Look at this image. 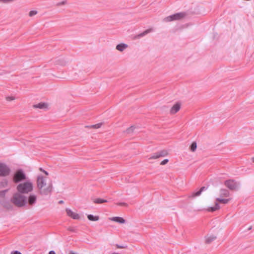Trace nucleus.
<instances>
[{
    "mask_svg": "<svg viewBox=\"0 0 254 254\" xmlns=\"http://www.w3.org/2000/svg\"><path fill=\"white\" fill-rule=\"evenodd\" d=\"M39 170L43 172L45 176L39 174L37 177V187L39 193L42 195H50L53 191L52 182L48 180L47 176L49 175L47 171L44 170L42 168Z\"/></svg>",
    "mask_w": 254,
    "mask_h": 254,
    "instance_id": "nucleus-1",
    "label": "nucleus"
},
{
    "mask_svg": "<svg viewBox=\"0 0 254 254\" xmlns=\"http://www.w3.org/2000/svg\"><path fill=\"white\" fill-rule=\"evenodd\" d=\"M11 201L16 206L22 207L26 204L27 198L20 193H16L13 195Z\"/></svg>",
    "mask_w": 254,
    "mask_h": 254,
    "instance_id": "nucleus-2",
    "label": "nucleus"
},
{
    "mask_svg": "<svg viewBox=\"0 0 254 254\" xmlns=\"http://www.w3.org/2000/svg\"><path fill=\"white\" fill-rule=\"evenodd\" d=\"M17 190L21 193H27L32 190V183L29 182L20 183L17 186Z\"/></svg>",
    "mask_w": 254,
    "mask_h": 254,
    "instance_id": "nucleus-3",
    "label": "nucleus"
},
{
    "mask_svg": "<svg viewBox=\"0 0 254 254\" xmlns=\"http://www.w3.org/2000/svg\"><path fill=\"white\" fill-rule=\"evenodd\" d=\"M186 15V13L185 12H178L166 17L164 18V20L166 22L180 20L184 18Z\"/></svg>",
    "mask_w": 254,
    "mask_h": 254,
    "instance_id": "nucleus-4",
    "label": "nucleus"
},
{
    "mask_svg": "<svg viewBox=\"0 0 254 254\" xmlns=\"http://www.w3.org/2000/svg\"><path fill=\"white\" fill-rule=\"evenodd\" d=\"M225 186L231 190H237L240 188V185L234 180H229L225 182Z\"/></svg>",
    "mask_w": 254,
    "mask_h": 254,
    "instance_id": "nucleus-5",
    "label": "nucleus"
},
{
    "mask_svg": "<svg viewBox=\"0 0 254 254\" xmlns=\"http://www.w3.org/2000/svg\"><path fill=\"white\" fill-rule=\"evenodd\" d=\"M10 169L8 167L3 163H0V176H5L9 174Z\"/></svg>",
    "mask_w": 254,
    "mask_h": 254,
    "instance_id": "nucleus-6",
    "label": "nucleus"
},
{
    "mask_svg": "<svg viewBox=\"0 0 254 254\" xmlns=\"http://www.w3.org/2000/svg\"><path fill=\"white\" fill-rule=\"evenodd\" d=\"M167 154L168 153L166 150H161L157 152L154 153L153 154H152L151 156L149 157V159H157L160 157H164L167 155Z\"/></svg>",
    "mask_w": 254,
    "mask_h": 254,
    "instance_id": "nucleus-7",
    "label": "nucleus"
},
{
    "mask_svg": "<svg viewBox=\"0 0 254 254\" xmlns=\"http://www.w3.org/2000/svg\"><path fill=\"white\" fill-rule=\"evenodd\" d=\"M25 175L21 170L18 171L15 174L14 177V181L16 183L22 180L25 179Z\"/></svg>",
    "mask_w": 254,
    "mask_h": 254,
    "instance_id": "nucleus-8",
    "label": "nucleus"
},
{
    "mask_svg": "<svg viewBox=\"0 0 254 254\" xmlns=\"http://www.w3.org/2000/svg\"><path fill=\"white\" fill-rule=\"evenodd\" d=\"M65 211L68 217L75 220H78L80 218L79 214L72 211L70 208H66Z\"/></svg>",
    "mask_w": 254,
    "mask_h": 254,
    "instance_id": "nucleus-9",
    "label": "nucleus"
},
{
    "mask_svg": "<svg viewBox=\"0 0 254 254\" xmlns=\"http://www.w3.org/2000/svg\"><path fill=\"white\" fill-rule=\"evenodd\" d=\"M33 108L34 109H46L48 108V104L45 103L40 102L38 104L33 105Z\"/></svg>",
    "mask_w": 254,
    "mask_h": 254,
    "instance_id": "nucleus-10",
    "label": "nucleus"
},
{
    "mask_svg": "<svg viewBox=\"0 0 254 254\" xmlns=\"http://www.w3.org/2000/svg\"><path fill=\"white\" fill-rule=\"evenodd\" d=\"M206 190H207V188H206L205 187H202L200 188V189L199 190L197 191L196 192H192L191 193V195L190 196V197H194L198 196L201 194V193H202V191Z\"/></svg>",
    "mask_w": 254,
    "mask_h": 254,
    "instance_id": "nucleus-11",
    "label": "nucleus"
},
{
    "mask_svg": "<svg viewBox=\"0 0 254 254\" xmlns=\"http://www.w3.org/2000/svg\"><path fill=\"white\" fill-rule=\"evenodd\" d=\"M181 105L179 103L175 104L170 109V113L174 114L178 112L180 109Z\"/></svg>",
    "mask_w": 254,
    "mask_h": 254,
    "instance_id": "nucleus-12",
    "label": "nucleus"
},
{
    "mask_svg": "<svg viewBox=\"0 0 254 254\" xmlns=\"http://www.w3.org/2000/svg\"><path fill=\"white\" fill-rule=\"evenodd\" d=\"M128 47V45L125 43H120L116 46V49L120 52H123Z\"/></svg>",
    "mask_w": 254,
    "mask_h": 254,
    "instance_id": "nucleus-13",
    "label": "nucleus"
},
{
    "mask_svg": "<svg viewBox=\"0 0 254 254\" xmlns=\"http://www.w3.org/2000/svg\"><path fill=\"white\" fill-rule=\"evenodd\" d=\"M110 219L113 221H115L120 224L125 223L126 221L123 218L121 217H113L110 218Z\"/></svg>",
    "mask_w": 254,
    "mask_h": 254,
    "instance_id": "nucleus-14",
    "label": "nucleus"
},
{
    "mask_svg": "<svg viewBox=\"0 0 254 254\" xmlns=\"http://www.w3.org/2000/svg\"><path fill=\"white\" fill-rule=\"evenodd\" d=\"M220 195L222 197H227L229 195V192L226 189H221L220 191Z\"/></svg>",
    "mask_w": 254,
    "mask_h": 254,
    "instance_id": "nucleus-15",
    "label": "nucleus"
},
{
    "mask_svg": "<svg viewBox=\"0 0 254 254\" xmlns=\"http://www.w3.org/2000/svg\"><path fill=\"white\" fill-rule=\"evenodd\" d=\"M219 208H220V206H219V203L217 202H216L214 206L209 207L207 209V210L208 211L214 212V211H216V210L219 209Z\"/></svg>",
    "mask_w": 254,
    "mask_h": 254,
    "instance_id": "nucleus-16",
    "label": "nucleus"
},
{
    "mask_svg": "<svg viewBox=\"0 0 254 254\" xmlns=\"http://www.w3.org/2000/svg\"><path fill=\"white\" fill-rule=\"evenodd\" d=\"M88 219L90 221H96L99 219V217L98 216H94L92 214H89L87 216Z\"/></svg>",
    "mask_w": 254,
    "mask_h": 254,
    "instance_id": "nucleus-17",
    "label": "nucleus"
},
{
    "mask_svg": "<svg viewBox=\"0 0 254 254\" xmlns=\"http://www.w3.org/2000/svg\"><path fill=\"white\" fill-rule=\"evenodd\" d=\"M216 238V237L214 235H210L206 237V242L207 243H210L212 241L215 240Z\"/></svg>",
    "mask_w": 254,
    "mask_h": 254,
    "instance_id": "nucleus-18",
    "label": "nucleus"
},
{
    "mask_svg": "<svg viewBox=\"0 0 254 254\" xmlns=\"http://www.w3.org/2000/svg\"><path fill=\"white\" fill-rule=\"evenodd\" d=\"M93 202L95 203L100 204V203H102L104 202H108V201L106 199L98 198L94 199Z\"/></svg>",
    "mask_w": 254,
    "mask_h": 254,
    "instance_id": "nucleus-19",
    "label": "nucleus"
},
{
    "mask_svg": "<svg viewBox=\"0 0 254 254\" xmlns=\"http://www.w3.org/2000/svg\"><path fill=\"white\" fill-rule=\"evenodd\" d=\"M150 31H151V29H147V30H145L144 32L139 34L137 35V37L138 38L142 37L144 36L145 35H146V34H147L148 33H149Z\"/></svg>",
    "mask_w": 254,
    "mask_h": 254,
    "instance_id": "nucleus-20",
    "label": "nucleus"
},
{
    "mask_svg": "<svg viewBox=\"0 0 254 254\" xmlns=\"http://www.w3.org/2000/svg\"><path fill=\"white\" fill-rule=\"evenodd\" d=\"M216 200L220 202L223 203L224 204H226L229 202V201L230 200V199H223V198H217Z\"/></svg>",
    "mask_w": 254,
    "mask_h": 254,
    "instance_id": "nucleus-21",
    "label": "nucleus"
},
{
    "mask_svg": "<svg viewBox=\"0 0 254 254\" xmlns=\"http://www.w3.org/2000/svg\"><path fill=\"white\" fill-rule=\"evenodd\" d=\"M197 145L195 142H193L190 145V150L191 151L194 152L196 149Z\"/></svg>",
    "mask_w": 254,
    "mask_h": 254,
    "instance_id": "nucleus-22",
    "label": "nucleus"
},
{
    "mask_svg": "<svg viewBox=\"0 0 254 254\" xmlns=\"http://www.w3.org/2000/svg\"><path fill=\"white\" fill-rule=\"evenodd\" d=\"M15 99V97L14 96H7L6 97V100L7 101H11L14 100Z\"/></svg>",
    "mask_w": 254,
    "mask_h": 254,
    "instance_id": "nucleus-23",
    "label": "nucleus"
},
{
    "mask_svg": "<svg viewBox=\"0 0 254 254\" xmlns=\"http://www.w3.org/2000/svg\"><path fill=\"white\" fill-rule=\"evenodd\" d=\"M102 125V123H98L96 125L92 126V127L95 128H98L101 127Z\"/></svg>",
    "mask_w": 254,
    "mask_h": 254,
    "instance_id": "nucleus-24",
    "label": "nucleus"
},
{
    "mask_svg": "<svg viewBox=\"0 0 254 254\" xmlns=\"http://www.w3.org/2000/svg\"><path fill=\"white\" fill-rule=\"evenodd\" d=\"M169 160L168 159H165L164 160H163L161 162V165H165L166 164V163H167L168 162Z\"/></svg>",
    "mask_w": 254,
    "mask_h": 254,
    "instance_id": "nucleus-25",
    "label": "nucleus"
},
{
    "mask_svg": "<svg viewBox=\"0 0 254 254\" xmlns=\"http://www.w3.org/2000/svg\"><path fill=\"white\" fill-rule=\"evenodd\" d=\"M133 127H130L128 128L126 130L127 132L128 133H130L131 131H133Z\"/></svg>",
    "mask_w": 254,
    "mask_h": 254,
    "instance_id": "nucleus-26",
    "label": "nucleus"
},
{
    "mask_svg": "<svg viewBox=\"0 0 254 254\" xmlns=\"http://www.w3.org/2000/svg\"><path fill=\"white\" fill-rule=\"evenodd\" d=\"M117 204L120 206H127V204L125 202H120V203H117Z\"/></svg>",
    "mask_w": 254,
    "mask_h": 254,
    "instance_id": "nucleus-27",
    "label": "nucleus"
},
{
    "mask_svg": "<svg viewBox=\"0 0 254 254\" xmlns=\"http://www.w3.org/2000/svg\"><path fill=\"white\" fill-rule=\"evenodd\" d=\"M28 202L30 204H32V195H30L28 198Z\"/></svg>",
    "mask_w": 254,
    "mask_h": 254,
    "instance_id": "nucleus-28",
    "label": "nucleus"
},
{
    "mask_svg": "<svg viewBox=\"0 0 254 254\" xmlns=\"http://www.w3.org/2000/svg\"><path fill=\"white\" fill-rule=\"evenodd\" d=\"M36 200V196L35 195H33V204L35 203Z\"/></svg>",
    "mask_w": 254,
    "mask_h": 254,
    "instance_id": "nucleus-29",
    "label": "nucleus"
},
{
    "mask_svg": "<svg viewBox=\"0 0 254 254\" xmlns=\"http://www.w3.org/2000/svg\"><path fill=\"white\" fill-rule=\"evenodd\" d=\"M11 254H21L18 251H14L11 253Z\"/></svg>",
    "mask_w": 254,
    "mask_h": 254,
    "instance_id": "nucleus-30",
    "label": "nucleus"
},
{
    "mask_svg": "<svg viewBox=\"0 0 254 254\" xmlns=\"http://www.w3.org/2000/svg\"><path fill=\"white\" fill-rule=\"evenodd\" d=\"M6 191L7 190H4V191H0V195H4Z\"/></svg>",
    "mask_w": 254,
    "mask_h": 254,
    "instance_id": "nucleus-31",
    "label": "nucleus"
},
{
    "mask_svg": "<svg viewBox=\"0 0 254 254\" xmlns=\"http://www.w3.org/2000/svg\"><path fill=\"white\" fill-rule=\"evenodd\" d=\"M6 184H7V183L5 181L1 183V186H2L3 187H4L5 185H6Z\"/></svg>",
    "mask_w": 254,
    "mask_h": 254,
    "instance_id": "nucleus-32",
    "label": "nucleus"
},
{
    "mask_svg": "<svg viewBox=\"0 0 254 254\" xmlns=\"http://www.w3.org/2000/svg\"><path fill=\"white\" fill-rule=\"evenodd\" d=\"M49 254H56L54 251H51L49 253Z\"/></svg>",
    "mask_w": 254,
    "mask_h": 254,
    "instance_id": "nucleus-33",
    "label": "nucleus"
},
{
    "mask_svg": "<svg viewBox=\"0 0 254 254\" xmlns=\"http://www.w3.org/2000/svg\"><path fill=\"white\" fill-rule=\"evenodd\" d=\"M37 13V11L33 10V16L36 14Z\"/></svg>",
    "mask_w": 254,
    "mask_h": 254,
    "instance_id": "nucleus-34",
    "label": "nucleus"
},
{
    "mask_svg": "<svg viewBox=\"0 0 254 254\" xmlns=\"http://www.w3.org/2000/svg\"><path fill=\"white\" fill-rule=\"evenodd\" d=\"M29 16H32V11H30L29 12Z\"/></svg>",
    "mask_w": 254,
    "mask_h": 254,
    "instance_id": "nucleus-35",
    "label": "nucleus"
},
{
    "mask_svg": "<svg viewBox=\"0 0 254 254\" xmlns=\"http://www.w3.org/2000/svg\"><path fill=\"white\" fill-rule=\"evenodd\" d=\"M69 254H76V253H75L74 252L71 251V252H70Z\"/></svg>",
    "mask_w": 254,
    "mask_h": 254,
    "instance_id": "nucleus-36",
    "label": "nucleus"
},
{
    "mask_svg": "<svg viewBox=\"0 0 254 254\" xmlns=\"http://www.w3.org/2000/svg\"><path fill=\"white\" fill-rule=\"evenodd\" d=\"M59 202V203H60V204H62V203H64V201H63V200H60Z\"/></svg>",
    "mask_w": 254,
    "mask_h": 254,
    "instance_id": "nucleus-37",
    "label": "nucleus"
},
{
    "mask_svg": "<svg viewBox=\"0 0 254 254\" xmlns=\"http://www.w3.org/2000/svg\"><path fill=\"white\" fill-rule=\"evenodd\" d=\"M251 229H252V227H251V226H250V227H249L248 228V230H251Z\"/></svg>",
    "mask_w": 254,
    "mask_h": 254,
    "instance_id": "nucleus-38",
    "label": "nucleus"
},
{
    "mask_svg": "<svg viewBox=\"0 0 254 254\" xmlns=\"http://www.w3.org/2000/svg\"><path fill=\"white\" fill-rule=\"evenodd\" d=\"M118 248H123V247L121 246H117Z\"/></svg>",
    "mask_w": 254,
    "mask_h": 254,
    "instance_id": "nucleus-39",
    "label": "nucleus"
},
{
    "mask_svg": "<svg viewBox=\"0 0 254 254\" xmlns=\"http://www.w3.org/2000/svg\"><path fill=\"white\" fill-rule=\"evenodd\" d=\"M64 64H65L64 63H62V64H61L62 65H64Z\"/></svg>",
    "mask_w": 254,
    "mask_h": 254,
    "instance_id": "nucleus-40",
    "label": "nucleus"
},
{
    "mask_svg": "<svg viewBox=\"0 0 254 254\" xmlns=\"http://www.w3.org/2000/svg\"><path fill=\"white\" fill-rule=\"evenodd\" d=\"M253 161L254 162V158H252Z\"/></svg>",
    "mask_w": 254,
    "mask_h": 254,
    "instance_id": "nucleus-41",
    "label": "nucleus"
},
{
    "mask_svg": "<svg viewBox=\"0 0 254 254\" xmlns=\"http://www.w3.org/2000/svg\"><path fill=\"white\" fill-rule=\"evenodd\" d=\"M65 1H63L62 3L64 4V3Z\"/></svg>",
    "mask_w": 254,
    "mask_h": 254,
    "instance_id": "nucleus-42",
    "label": "nucleus"
}]
</instances>
